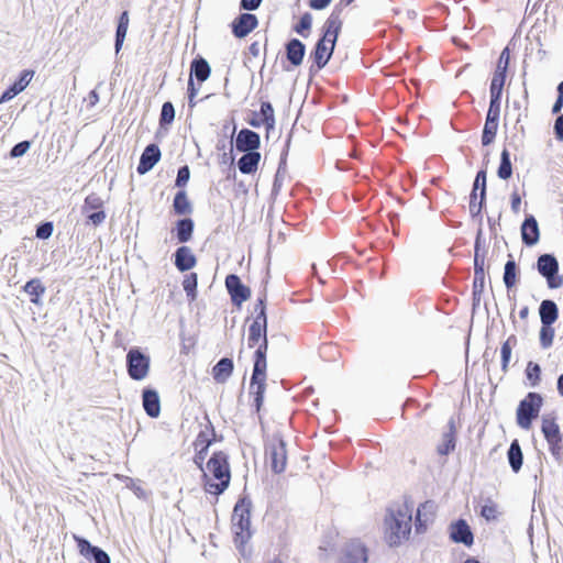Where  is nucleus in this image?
Segmentation results:
<instances>
[{
  "label": "nucleus",
  "mask_w": 563,
  "mask_h": 563,
  "mask_svg": "<svg viewBox=\"0 0 563 563\" xmlns=\"http://www.w3.org/2000/svg\"><path fill=\"white\" fill-rule=\"evenodd\" d=\"M197 93H198V89L195 87L192 77L190 76L189 80H188V99H189L190 107L196 106V102L194 99L196 98Z\"/></svg>",
  "instance_id": "nucleus-56"
},
{
  "label": "nucleus",
  "mask_w": 563,
  "mask_h": 563,
  "mask_svg": "<svg viewBox=\"0 0 563 563\" xmlns=\"http://www.w3.org/2000/svg\"><path fill=\"white\" fill-rule=\"evenodd\" d=\"M341 10H333L323 24L322 37L317 42L310 58L318 69H322L331 58L342 29Z\"/></svg>",
  "instance_id": "nucleus-3"
},
{
  "label": "nucleus",
  "mask_w": 563,
  "mask_h": 563,
  "mask_svg": "<svg viewBox=\"0 0 563 563\" xmlns=\"http://www.w3.org/2000/svg\"><path fill=\"white\" fill-rule=\"evenodd\" d=\"M435 505L427 500L422 503L416 514L415 528L417 533H424L435 519Z\"/></svg>",
  "instance_id": "nucleus-14"
},
{
  "label": "nucleus",
  "mask_w": 563,
  "mask_h": 563,
  "mask_svg": "<svg viewBox=\"0 0 563 563\" xmlns=\"http://www.w3.org/2000/svg\"><path fill=\"white\" fill-rule=\"evenodd\" d=\"M473 189H481L482 200H485L486 196V170L482 169L477 173L474 181Z\"/></svg>",
  "instance_id": "nucleus-49"
},
{
  "label": "nucleus",
  "mask_w": 563,
  "mask_h": 563,
  "mask_svg": "<svg viewBox=\"0 0 563 563\" xmlns=\"http://www.w3.org/2000/svg\"><path fill=\"white\" fill-rule=\"evenodd\" d=\"M481 516L487 521L496 520L498 517L497 504L490 498L486 499L481 508Z\"/></svg>",
  "instance_id": "nucleus-42"
},
{
  "label": "nucleus",
  "mask_w": 563,
  "mask_h": 563,
  "mask_svg": "<svg viewBox=\"0 0 563 563\" xmlns=\"http://www.w3.org/2000/svg\"><path fill=\"white\" fill-rule=\"evenodd\" d=\"M450 538L456 543L471 547L474 542L473 532L464 519H459L450 526Z\"/></svg>",
  "instance_id": "nucleus-16"
},
{
  "label": "nucleus",
  "mask_w": 563,
  "mask_h": 563,
  "mask_svg": "<svg viewBox=\"0 0 563 563\" xmlns=\"http://www.w3.org/2000/svg\"><path fill=\"white\" fill-rule=\"evenodd\" d=\"M497 175L500 179H504V180L510 178L512 175L510 154L506 148L503 150V152L500 154V164H499V167L497 170Z\"/></svg>",
  "instance_id": "nucleus-38"
},
{
  "label": "nucleus",
  "mask_w": 563,
  "mask_h": 563,
  "mask_svg": "<svg viewBox=\"0 0 563 563\" xmlns=\"http://www.w3.org/2000/svg\"><path fill=\"white\" fill-rule=\"evenodd\" d=\"M562 107H563V97L559 96V98L556 99V101L553 104L552 112L559 113L561 111Z\"/></svg>",
  "instance_id": "nucleus-64"
},
{
  "label": "nucleus",
  "mask_w": 563,
  "mask_h": 563,
  "mask_svg": "<svg viewBox=\"0 0 563 563\" xmlns=\"http://www.w3.org/2000/svg\"><path fill=\"white\" fill-rule=\"evenodd\" d=\"M497 130H498V121H494L492 119H489V120L486 119V122H485V125L483 129V134H482V143L484 146H487L490 143H493V141L496 136Z\"/></svg>",
  "instance_id": "nucleus-40"
},
{
  "label": "nucleus",
  "mask_w": 563,
  "mask_h": 563,
  "mask_svg": "<svg viewBox=\"0 0 563 563\" xmlns=\"http://www.w3.org/2000/svg\"><path fill=\"white\" fill-rule=\"evenodd\" d=\"M367 549L360 542H351L344 549L341 563H367Z\"/></svg>",
  "instance_id": "nucleus-20"
},
{
  "label": "nucleus",
  "mask_w": 563,
  "mask_h": 563,
  "mask_svg": "<svg viewBox=\"0 0 563 563\" xmlns=\"http://www.w3.org/2000/svg\"><path fill=\"white\" fill-rule=\"evenodd\" d=\"M260 114L262 117L261 120L252 119L249 123L253 128H260L261 125H265L267 130H272L275 126V113L273 106L268 101H263L261 103Z\"/></svg>",
  "instance_id": "nucleus-25"
},
{
  "label": "nucleus",
  "mask_w": 563,
  "mask_h": 563,
  "mask_svg": "<svg viewBox=\"0 0 563 563\" xmlns=\"http://www.w3.org/2000/svg\"><path fill=\"white\" fill-rule=\"evenodd\" d=\"M484 266H485V260L483 256L479 257L478 251L476 250L475 257H474V269L484 268Z\"/></svg>",
  "instance_id": "nucleus-63"
},
{
  "label": "nucleus",
  "mask_w": 563,
  "mask_h": 563,
  "mask_svg": "<svg viewBox=\"0 0 563 563\" xmlns=\"http://www.w3.org/2000/svg\"><path fill=\"white\" fill-rule=\"evenodd\" d=\"M251 510L252 501L244 496L239 498L231 516L233 542L242 555H246V545L252 538Z\"/></svg>",
  "instance_id": "nucleus-4"
},
{
  "label": "nucleus",
  "mask_w": 563,
  "mask_h": 563,
  "mask_svg": "<svg viewBox=\"0 0 563 563\" xmlns=\"http://www.w3.org/2000/svg\"><path fill=\"white\" fill-rule=\"evenodd\" d=\"M485 280V271L484 268L474 269V286L479 283L481 287L483 286Z\"/></svg>",
  "instance_id": "nucleus-62"
},
{
  "label": "nucleus",
  "mask_w": 563,
  "mask_h": 563,
  "mask_svg": "<svg viewBox=\"0 0 563 563\" xmlns=\"http://www.w3.org/2000/svg\"><path fill=\"white\" fill-rule=\"evenodd\" d=\"M265 464L275 474H280L287 466L286 441L279 432L267 437L264 445Z\"/></svg>",
  "instance_id": "nucleus-6"
},
{
  "label": "nucleus",
  "mask_w": 563,
  "mask_h": 563,
  "mask_svg": "<svg viewBox=\"0 0 563 563\" xmlns=\"http://www.w3.org/2000/svg\"><path fill=\"white\" fill-rule=\"evenodd\" d=\"M305 45L297 38L290 40L286 45L287 59L294 66H299L305 56Z\"/></svg>",
  "instance_id": "nucleus-30"
},
{
  "label": "nucleus",
  "mask_w": 563,
  "mask_h": 563,
  "mask_svg": "<svg viewBox=\"0 0 563 563\" xmlns=\"http://www.w3.org/2000/svg\"><path fill=\"white\" fill-rule=\"evenodd\" d=\"M231 470L228 454L223 451H217L206 463V470L202 471V483L206 493L219 496L230 485Z\"/></svg>",
  "instance_id": "nucleus-2"
},
{
  "label": "nucleus",
  "mask_w": 563,
  "mask_h": 563,
  "mask_svg": "<svg viewBox=\"0 0 563 563\" xmlns=\"http://www.w3.org/2000/svg\"><path fill=\"white\" fill-rule=\"evenodd\" d=\"M192 74L195 75V77L197 78L198 81H200V82L206 81L211 74V69H210L208 62L206 59H203L202 57L195 58L191 62V74L190 75L192 76Z\"/></svg>",
  "instance_id": "nucleus-36"
},
{
  "label": "nucleus",
  "mask_w": 563,
  "mask_h": 563,
  "mask_svg": "<svg viewBox=\"0 0 563 563\" xmlns=\"http://www.w3.org/2000/svg\"><path fill=\"white\" fill-rule=\"evenodd\" d=\"M103 205H104V202L101 199V197L98 196L97 194L92 192L85 198L82 210L85 213H89L92 210H95V211L102 210Z\"/></svg>",
  "instance_id": "nucleus-41"
},
{
  "label": "nucleus",
  "mask_w": 563,
  "mask_h": 563,
  "mask_svg": "<svg viewBox=\"0 0 563 563\" xmlns=\"http://www.w3.org/2000/svg\"><path fill=\"white\" fill-rule=\"evenodd\" d=\"M34 76V71L31 69L23 70L19 79L11 85L0 97V103L7 102L13 99L16 95L22 92Z\"/></svg>",
  "instance_id": "nucleus-19"
},
{
  "label": "nucleus",
  "mask_w": 563,
  "mask_h": 563,
  "mask_svg": "<svg viewBox=\"0 0 563 563\" xmlns=\"http://www.w3.org/2000/svg\"><path fill=\"white\" fill-rule=\"evenodd\" d=\"M537 268L547 279L549 288L555 289L563 286V276L559 275V262L553 255H540L537 261Z\"/></svg>",
  "instance_id": "nucleus-10"
},
{
  "label": "nucleus",
  "mask_w": 563,
  "mask_h": 563,
  "mask_svg": "<svg viewBox=\"0 0 563 563\" xmlns=\"http://www.w3.org/2000/svg\"><path fill=\"white\" fill-rule=\"evenodd\" d=\"M198 286V276L196 273H189L183 280V287L187 296L191 299L196 298V290Z\"/></svg>",
  "instance_id": "nucleus-43"
},
{
  "label": "nucleus",
  "mask_w": 563,
  "mask_h": 563,
  "mask_svg": "<svg viewBox=\"0 0 563 563\" xmlns=\"http://www.w3.org/2000/svg\"><path fill=\"white\" fill-rule=\"evenodd\" d=\"M543 398L538 393H528L527 396L519 402L517 408V423L520 428L529 430L532 421L539 416Z\"/></svg>",
  "instance_id": "nucleus-7"
},
{
  "label": "nucleus",
  "mask_w": 563,
  "mask_h": 563,
  "mask_svg": "<svg viewBox=\"0 0 563 563\" xmlns=\"http://www.w3.org/2000/svg\"><path fill=\"white\" fill-rule=\"evenodd\" d=\"M258 25V20L255 14L241 13L232 21V33L238 38L247 36Z\"/></svg>",
  "instance_id": "nucleus-15"
},
{
  "label": "nucleus",
  "mask_w": 563,
  "mask_h": 563,
  "mask_svg": "<svg viewBox=\"0 0 563 563\" xmlns=\"http://www.w3.org/2000/svg\"><path fill=\"white\" fill-rule=\"evenodd\" d=\"M520 206H521V197L517 191H514L511 194V210L515 213H518L520 211Z\"/></svg>",
  "instance_id": "nucleus-58"
},
{
  "label": "nucleus",
  "mask_w": 563,
  "mask_h": 563,
  "mask_svg": "<svg viewBox=\"0 0 563 563\" xmlns=\"http://www.w3.org/2000/svg\"><path fill=\"white\" fill-rule=\"evenodd\" d=\"M197 258L188 246H180L175 252V266L180 272H186L195 267Z\"/></svg>",
  "instance_id": "nucleus-24"
},
{
  "label": "nucleus",
  "mask_w": 563,
  "mask_h": 563,
  "mask_svg": "<svg viewBox=\"0 0 563 563\" xmlns=\"http://www.w3.org/2000/svg\"><path fill=\"white\" fill-rule=\"evenodd\" d=\"M541 431L548 442L551 454L555 459H560L563 452V438L555 418L543 417L541 423Z\"/></svg>",
  "instance_id": "nucleus-11"
},
{
  "label": "nucleus",
  "mask_w": 563,
  "mask_h": 563,
  "mask_svg": "<svg viewBox=\"0 0 563 563\" xmlns=\"http://www.w3.org/2000/svg\"><path fill=\"white\" fill-rule=\"evenodd\" d=\"M554 333L555 332L552 325L542 324L540 329L539 340L543 349H549L553 344Z\"/></svg>",
  "instance_id": "nucleus-45"
},
{
  "label": "nucleus",
  "mask_w": 563,
  "mask_h": 563,
  "mask_svg": "<svg viewBox=\"0 0 563 563\" xmlns=\"http://www.w3.org/2000/svg\"><path fill=\"white\" fill-rule=\"evenodd\" d=\"M235 145L240 152L256 151L261 145V139L256 132L243 129L236 136Z\"/></svg>",
  "instance_id": "nucleus-18"
},
{
  "label": "nucleus",
  "mask_w": 563,
  "mask_h": 563,
  "mask_svg": "<svg viewBox=\"0 0 563 563\" xmlns=\"http://www.w3.org/2000/svg\"><path fill=\"white\" fill-rule=\"evenodd\" d=\"M509 62H510V52H509L508 47H505L503 49V52L500 53V56H499V59L497 63L508 68Z\"/></svg>",
  "instance_id": "nucleus-61"
},
{
  "label": "nucleus",
  "mask_w": 563,
  "mask_h": 563,
  "mask_svg": "<svg viewBox=\"0 0 563 563\" xmlns=\"http://www.w3.org/2000/svg\"><path fill=\"white\" fill-rule=\"evenodd\" d=\"M142 398L145 412L151 418H157L161 413V401L157 391L153 389H144Z\"/></svg>",
  "instance_id": "nucleus-26"
},
{
  "label": "nucleus",
  "mask_w": 563,
  "mask_h": 563,
  "mask_svg": "<svg viewBox=\"0 0 563 563\" xmlns=\"http://www.w3.org/2000/svg\"><path fill=\"white\" fill-rule=\"evenodd\" d=\"M217 441L216 430L211 421L208 420L203 429L199 431L196 439L192 442L195 450L194 463L200 471H203L205 460L208 455V451L211 444Z\"/></svg>",
  "instance_id": "nucleus-8"
},
{
  "label": "nucleus",
  "mask_w": 563,
  "mask_h": 563,
  "mask_svg": "<svg viewBox=\"0 0 563 563\" xmlns=\"http://www.w3.org/2000/svg\"><path fill=\"white\" fill-rule=\"evenodd\" d=\"M30 142L29 141H23V142H20L18 143L16 145L13 146V148L11 150L10 152V155L12 157H20L22 155H24L26 153V151L30 148Z\"/></svg>",
  "instance_id": "nucleus-53"
},
{
  "label": "nucleus",
  "mask_w": 563,
  "mask_h": 563,
  "mask_svg": "<svg viewBox=\"0 0 563 563\" xmlns=\"http://www.w3.org/2000/svg\"><path fill=\"white\" fill-rule=\"evenodd\" d=\"M190 177V170L187 165L180 167L177 173L176 186L185 187Z\"/></svg>",
  "instance_id": "nucleus-52"
},
{
  "label": "nucleus",
  "mask_w": 563,
  "mask_h": 563,
  "mask_svg": "<svg viewBox=\"0 0 563 563\" xmlns=\"http://www.w3.org/2000/svg\"><path fill=\"white\" fill-rule=\"evenodd\" d=\"M448 432L443 434L442 443L437 446V452L441 456L449 455L456 446V426L454 419L448 422Z\"/></svg>",
  "instance_id": "nucleus-23"
},
{
  "label": "nucleus",
  "mask_w": 563,
  "mask_h": 563,
  "mask_svg": "<svg viewBox=\"0 0 563 563\" xmlns=\"http://www.w3.org/2000/svg\"><path fill=\"white\" fill-rule=\"evenodd\" d=\"M77 542V547L81 555L89 558L90 555L93 558L96 563H111L110 556L98 547L91 545L89 541L82 538H75Z\"/></svg>",
  "instance_id": "nucleus-21"
},
{
  "label": "nucleus",
  "mask_w": 563,
  "mask_h": 563,
  "mask_svg": "<svg viewBox=\"0 0 563 563\" xmlns=\"http://www.w3.org/2000/svg\"><path fill=\"white\" fill-rule=\"evenodd\" d=\"M411 526V505L402 503L388 508L384 518V540L390 547L402 544L410 538Z\"/></svg>",
  "instance_id": "nucleus-1"
},
{
  "label": "nucleus",
  "mask_w": 563,
  "mask_h": 563,
  "mask_svg": "<svg viewBox=\"0 0 563 563\" xmlns=\"http://www.w3.org/2000/svg\"><path fill=\"white\" fill-rule=\"evenodd\" d=\"M521 238L522 242L528 246L534 245L539 241V225L533 216H529L525 219L521 225Z\"/></svg>",
  "instance_id": "nucleus-22"
},
{
  "label": "nucleus",
  "mask_w": 563,
  "mask_h": 563,
  "mask_svg": "<svg viewBox=\"0 0 563 563\" xmlns=\"http://www.w3.org/2000/svg\"><path fill=\"white\" fill-rule=\"evenodd\" d=\"M262 0H242L241 8L244 10H255L260 7Z\"/></svg>",
  "instance_id": "nucleus-59"
},
{
  "label": "nucleus",
  "mask_w": 563,
  "mask_h": 563,
  "mask_svg": "<svg viewBox=\"0 0 563 563\" xmlns=\"http://www.w3.org/2000/svg\"><path fill=\"white\" fill-rule=\"evenodd\" d=\"M255 310L257 313L249 327L247 345L249 347H256L254 353V362H266L268 344L266 335L267 318L264 299H258V302L255 306Z\"/></svg>",
  "instance_id": "nucleus-5"
},
{
  "label": "nucleus",
  "mask_w": 563,
  "mask_h": 563,
  "mask_svg": "<svg viewBox=\"0 0 563 563\" xmlns=\"http://www.w3.org/2000/svg\"><path fill=\"white\" fill-rule=\"evenodd\" d=\"M505 81H506V76H500V75L494 74L492 81H490V88H489L490 96L501 97Z\"/></svg>",
  "instance_id": "nucleus-46"
},
{
  "label": "nucleus",
  "mask_w": 563,
  "mask_h": 563,
  "mask_svg": "<svg viewBox=\"0 0 563 563\" xmlns=\"http://www.w3.org/2000/svg\"><path fill=\"white\" fill-rule=\"evenodd\" d=\"M129 23H130L129 12L123 11L119 16L117 33H115V52L117 53L120 52V49L123 45V42H124L126 33H128Z\"/></svg>",
  "instance_id": "nucleus-35"
},
{
  "label": "nucleus",
  "mask_w": 563,
  "mask_h": 563,
  "mask_svg": "<svg viewBox=\"0 0 563 563\" xmlns=\"http://www.w3.org/2000/svg\"><path fill=\"white\" fill-rule=\"evenodd\" d=\"M267 362L255 361L250 383V394L254 398V407L258 412L264 401L266 389Z\"/></svg>",
  "instance_id": "nucleus-9"
},
{
  "label": "nucleus",
  "mask_w": 563,
  "mask_h": 563,
  "mask_svg": "<svg viewBox=\"0 0 563 563\" xmlns=\"http://www.w3.org/2000/svg\"><path fill=\"white\" fill-rule=\"evenodd\" d=\"M195 223L190 218H184L176 222L175 231L179 243H186L191 240Z\"/></svg>",
  "instance_id": "nucleus-33"
},
{
  "label": "nucleus",
  "mask_w": 563,
  "mask_h": 563,
  "mask_svg": "<svg viewBox=\"0 0 563 563\" xmlns=\"http://www.w3.org/2000/svg\"><path fill=\"white\" fill-rule=\"evenodd\" d=\"M332 0H309V7L313 10H323Z\"/></svg>",
  "instance_id": "nucleus-57"
},
{
  "label": "nucleus",
  "mask_w": 563,
  "mask_h": 563,
  "mask_svg": "<svg viewBox=\"0 0 563 563\" xmlns=\"http://www.w3.org/2000/svg\"><path fill=\"white\" fill-rule=\"evenodd\" d=\"M233 361L228 357L221 358L212 368V377L217 383H225L233 373Z\"/></svg>",
  "instance_id": "nucleus-28"
},
{
  "label": "nucleus",
  "mask_w": 563,
  "mask_h": 563,
  "mask_svg": "<svg viewBox=\"0 0 563 563\" xmlns=\"http://www.w3.org/2000/svg\"><path fill=\"white\" fill-rule=\"evenodd\" d=\"M500 98L501 97L490 96L489 108H488L487 115H486L487 120L492 119L494 121H499Z\"/></svg>",
  "instance_id": "nucleus-47"
},
{
  "label": "nucleus",
  "mask_w": 563,
  "mask_h": 563,
  "mask_svg": "<svg viewBox=\"0 0 563 563\" xmlns=\"http://www.w3.org/2000/svg\"><path fill=\"white\" fill-rule=\"evenodd\" d=\"M173 209L176 216H187L192 212L191 203L185 190H179L173 200Z\"/></svg>",
  "instance_id": "nucleus-34"
},
{
  "label": "nucleus",
  "mask_w": 563,
  "mask_h": 563,
  "mask_svg": "<svg viewBox=\"0 0 563 563\" xmlns=\"http://www.w3.org/2000/svg\"><path fill=\"white\" fill-rule=\"evenodd\" d=\"M485 200H482V196L479 195V199H477V190L473 189L471 192L470 199V211L472 214H478L482 210L483 203Z\"/></svg>",
  "instance_id": "nucleus-51"
},
{
  "label": "nucleus",
  "mask_w": 563,
  "mask_h": 563,
  "mask_svg": "<svg viewBox=\"0 0 563 563\" xmlns=\"http://www.w3.org/2000/svg\"><path fill=\"white\" fill-rule=\"evenodd\" d=\"M150 356L137 349H131L126 354V367L129 376L134 380L144 379L150 373Z\"/></svg>",
  "instance_id": "nucleus-12"
},
{
  "label": "nucleus",
  "mask_w": 563,
  "mask_h": 563,
  "mask_svg": "<svg viewBox=\"0 0 563 563\" xmlns=\"http://www.w3.org/2000/svg\"><path fill=\"white\" fill-rule=\"evenodd\" d=\"M23 290L30 296L32 303L40 305L46 288L40 278H32L24 285Z\"/></svg>",
  "instance_id": "nucleus-32"
},
{
  "label": "nucleus",
  "mask_w": 563,
  "mask_h": 563,
  "mask_svg": "<svg viewBox=\"0 0 563 563\" xmlns=\"http://www.w3.org/2000/svg\"><path fill=\"white\" fill-rule=\"evenodd\" d=\"M507 457L512 472L518 473L523 464V453L517 439L511 442L507 452Z\"/></svg>",
  "instance_id": "nucleus-31"
},
{
  "label": "nucleus",
  "mask_w": 563,
  "mask_h": 563,
  "mask_svg": "<svg viewBox=\"0 0 563 563\" xmlns=\"http://www.w3.org/2000/svg\"><path fill=\"white\" fill-rule=\"evenodd\" d=\"M504 283L507 289H511L517 284V264L514 260L505 264Z\"/></svg>",
  "instance_id": "nucleus-39"
},
{
  "label": "nucleus",
  "mask_w": 563,
  "mask_h": 563,
  "mask_svg": "<svg viewBox=\"0 0 563 563\" xmlns=\"http://www.w3.org/2000/svg\"><path fill=\"white\" fill-rule=\"evenodd\" d=\"M517 344V338L516 335H510L503 344H501V349H500V355H501V368L504 372L507 371L508 368V365H509V362H510V356H511V351H512V347Z\"/></svg>",
  "instance_id": "nucleus-37"
},
{
  "label": "nucleus",
  "mask_w": 563,
  "mask_h": 563,
  "mask_svg": "<svg viewBox=\"0 0 563 563\" xmlns=\"http://www.w3.org/2000/svg\"><path fill=\"white\" fill-rule=\"evenodd\" d=\"M554 131L556 137L563 141V114L555 120Z\"/></svg>",
  "instance_id": "nucleus-60"
},
{
  "label": "nucleus",
  "mask_w": 563,
  "mask_h": 563,
  "mask_svg": "<svg viewBox=\"0 0 563 563\" xmlns=\"http://www.w3.org/2000/svg\"><path fill=\"white\" fill-rule=\"evenodd\" d=\"M175 119V109L172 102L167 101L162 107L159 123L170 124Z\"/></svg>",
  "instance_id": "nucleus-48"
},
{
  "label": "nucleus",
  "mask_w": 563,
  "mask_h": 563,
  "mask_svg": "<svg viewBox=\"0 0 563 563\" xmlns=\"http://www.w3.org/2000/svg\"><path fill=\"white\" fill-rule=\"evenodd\" d=\"M225 287L230 294L232 302L238 307H240L242 302L246 301L251 296L250 288L242 284L238 275H228L225 277Z\"/></svg>",
  "instance_id": "nucleus-13"
},
{
  "label": "nucleus",
  "mask_w": 563,
  "mask_h": 563,
  "mask_svg": "<svg viewBox=\"0 0 563 563\" xmlns=\"http://www.w3.org/2000/svg\"><path fill=\"white\" fill-rule=\"evenodd\" d=\"M261 161V153L257 151L245 152L239 159L238 167L242 174H254Z\"/></svg>",
  "instance_id": "nucleus-27"
},
{
  "label": "nucleus",
  "mask_w": 563,
  "mask_h": 563,
  "mask_svg": "<svg viewBox=\"0 0 563 563\" xmlns=\"http://www.w3.org/2000/svg\"><path fill=\"white\" fill-rule=\"evenodd\" d=\"M161 150L156 144H150L143 151L140 163L137 165V173L143 175L150 172L154 165L161 159Z\"/></svg>",
  "instance_id": "nucleus-17"
},
{
  "label": "nucleus",
  "mask_w": 563,
  "mask_h": 563,
  "mask_svg": "<svg viewBox=\"0 0 563 563\" xmlns=\"http://www.w3.org/2000/svg\"><path fill=\"white\" fill-rule=\"evenodd\" d=\"M541 323L552 325L559 318V308L552 300H543L539 308Z\"/></svg>",
  "instance_id": "nucleus-29"
},
{
  "label": "nucleus",
  "mask_w": 563,
  "mask_h": 563,
  "mask_svg": "<svg viewBox=\"0 0 563 563\" xmlns=\"http://www.w3.org/2000/svg\"><path fill=\"white\" fill-rule=\"evenodd\" d=\"M312 23V16L310 13H303L298 22V24L295 26V31L298 34L305 35V31H309Z\"/></svg>",
  "instance_id": "nucleus-50"
},
{
  "label": "nucleus",
  "mask_w": 563,
  "mask_h": 563,
  "mask_svg": "<svg viewBox=\"0 0 563 563\" xmlns=\"http://www.w3.org/2000/svg\"><path fill=\"white\" fill-rule=\"evenodd\" d=\"M88 219L93 225H99L106 220V212L103 210H98L95 212H89Z\"/></svg>",
  "instance_id": "nucleus-54"
},
{
  "label": "nucleus",
  "mask_w": 563,
  "mask_h": 563,
  "mask_svg": "<svg viewBox=\"0 0 563 563\" xmlns=\"http://www.w3.org/2000/svg\"><path fill=\"white\" fill-rule=\"evenodd\" d=\"M526 375L528 380L530 382V385L532 387H536L540 384L541 380V368L539 364L533 362H528L527 368H526Z\"/></svg>",
  "instance_id": "nucleus-44"
},
{
  "label": "nucleus",
  "mask_w": 563,
  "mask_h": 563,
  "mask_svg": "<svg viewBox=\"0 0 563 563\" xmlns=\"http://www.w3.org/2000/svg\"><path fill=\"white\" fill-rule=\"evenodd\" d=\"M52 232H53V225H52V223L47 222L37 228L36 236L40 239H47L52 235Z\"/></svg>",
  "instance_id": "nucleus-55"
}]
</instances>
